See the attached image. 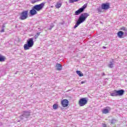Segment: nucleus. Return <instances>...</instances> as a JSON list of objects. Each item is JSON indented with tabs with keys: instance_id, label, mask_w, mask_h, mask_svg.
<instances>
[{
	"instance_id": "1a4fd4ad",
	"label": "nucleus",
	"mask_w": 127,
	"mask_h": 127,
	"mask_svg": "<svg viewBox=\"0 0 127 127\" xmlns=\"http://www.w3.org/2000/svg\"><path fill=\"white\" fill-rule=\"evenodd\" d=\"M101 8L102 9H105V10H106V9H109V8H110V3H103L101 5Z\"/></svg>"
},
{
	"instance_id": "f257e3e1",
	"label": "nucleus",
	"mask_w": 127,
	"mask_h": 127,
	"mask_svg": "<svg viewBox=\"0 0 127 127\" xmlns=\"http://www.w3.org/2000/svg\"><path fill=\"white\" fill-rule=\"evenodd\" d=\"M90 14L88 13H82L78 18V21L76 22L75 25L74 26V28H76V27H78L81 23H82V22H84L86 19H87V17L88 16H89Z\"/></svg>"
},
{
	"instance_id": "6ab92c4d",
	"label": "nucleus",
	"mask_w": 127,
	"mask_h": 127,
	"mask_svg": "<svg viewBox=\"0 0 127 127\" xmlns=\"http://www.w3.org/2000/svg\"><path fill=\"white\" fill-rule=\"evenodd\" d=\"M5 60V57L0 55V62H3Z\"/></svg>"
},
{
	"instance_id": "f8f14e48",
	"label": "nucleus",
	"mask_w": 127,
	"mask_h": 127,
	"mask_svg": "<svg viewBox=\"0 0 127 127\" xmlns=\"http://www.w3.org/2000/svg\"><path fill=\"white\" fill-rule=\"evenodd\" d=\"M117 96H123V95H124V94H125V90H124L123 89H121L120 90H117Z\"/></svg>"
},
{
	"instance_id": "c85d7f7f",
	"label": "nucleus",
	"mask_w": 127,
	"mask_h": 127,
	"mask_svg": "<svg viewBox=\"0 0 127 127\" xmlns=\"http://www.w3.org/2000/svg\"><path fill=\"white\" fill-rule=\"evenodd\" d=\"M81 84H85V82L84 81H81Z\"/></svg>"
},
{
	"instance_id": "aec40b11",
	"label": "nucleus",
	"mask_w": 127,
	"mask_h": 127,
	"mask_svg": "<svg viewBox=\"0 0 127 127\" xmlns=\"http://www.w3.org/2000/svg\"><path fill=\"white\" fill-rule=\"evenodd\" d=\"M62 5V3L57 2V4L56 5V7H57V8H60Z\"/></svg>"
},
{
	"instance_id": "ddd939ff",
	"label": "nucleus",
	"mask_w": 127,
	"mask_h": 127,
	"mask_svg": "<svg viewBox=\"0 0 127 127\" xmlns=\"http://www.w3.org/2000/svg\"><path fill=\"white\" fill-rule=\"evenodd\" d=\"M125 34V32H124L122 31H120L117 33V36L119 38H123V36H124V35Z\"/></svg>"
},
{
	"instance_id": "9d476101",
	"label": "nucleus",
	"mask_w": 127,
	"mask_h": 127,
	"mask_svg": "<svg viewBox=\"0 0 127 127\" xmlns=\"http://www.w3.org/2000/svg\"><path fill=\"white\" fill-rule=\"evenodd\" d=\"M68 104H69V101L67 99H64L62 101V105L64 108L68 107Z\"/></svg>"
},
{
	"instance_id": "c756f323",
	"label": "nucleus",
	"mask_w": 127,
	"mask_h": 127,
	"mask_svg": "<svg viewBox=\"0 0 127 127\" xmlns=\"http://www.w3.org/2000/svg\"><path fill=\"white\" fill-rule=\"evenodd\" d=\"M103 49H106L107 48V47H105V46H103Z\"/></svg>"
},
{
	"instance_id": "f3484780",
	"label": "nucleus",
	"mask_w": 127,
	"mask_h": 127,
	"mask_svg": "<svg viewBox=\"0 0 127 127\" xmlns=\"http://www.w3.org/2000/svg\"><path fill=\"white\" fill-rule=\"evenodd\" d=\"M115 62H110V64H108V67L109 68H113L114 67V64H115Z\"/></svg>"
},
{
	"instance_id": "0eeeda50",
	"label": "nucleus",
	"mask_w": 127,
	"mask_h": 127,
	"mask_svg": "<svg viewBox=\"0 0 127 127\" xmlns=\"http://www.w3.org/2000/svg\"><path fill=\"white\" fill-rule=\"evenodd\" d=\"M87 7V4H85L83 5L81 8H80L78 10H76L75 12V15H79L81 13V12H83L85 10V8Z\"/></svg>"
},
{
	"instance_id": "423d86ee",
	"label": "nucleus",
	"mask_w": 127,
	"mask_h": 127,
	"mask_svg": "<svg viewBox=\"0 0 127 127\" xmlns=\"http://www.w3.org/2000/svg\"><path fill=\"white\" fill-rule=\"evenodd\" d=\"M45 4L44 3H41L40 4H37L33 6L34 9H36L37 11H40L43 7H44Z\"/></svg>"
},
{
	"instance_id": "b1692460",
	"label": "nucleus",
	"mask_w": 127,
	"mask_h": 127,
	"mask_svg": "<svg viewBox=\"0 0 127 127\" xmlns=\"http://www.w3.org/2000/svg\"><path fill=\"white\" fill-rule=\"evenodd\" d=\"M38 37V35H37V34H36L33 38H34V39H36Z\"/></svg>"
},
{
	"instance_id": "f03ea898",
	"label": "nucleus",
	"mask_w": 127,
	"mask_h": 127,
	"mask_svg": "<svg viewBox=\"0 0 127 127\" xmlns=\"http://www.w3.org/2000/svg\"><path fill=\"white\" fill-rule=\"evenodd\" d=\"M34 38H29L27 41V44L24 45V50H29L31 47H32L34 44V42L33 41Z\"/></svg>"
},
{
	"instance_id": "cd10ccee",
	"label": "nucleus",
	"mask_w": 127,
	"mask_h": 127,
	"mask_svg": "<svg viewBox=\"0 0 127 127\" xmlns=\"http://www.w3.org/2000/svg\"><path fill=\"white\" fill-rule=\"evenodd\" d=\"M37 35H38V36L40 35V32H38L37 33Z\"/></svg>"
},
{
	"instance_id": "7c9ffc66",
	"label": "nucleus",
	"mask_w": 127,
	"mask_h": 127,
	"mask_svg": "<svg viewBox=\"0 0 127 127\" xmlns=\"http://www.w3.org/2000/svg\"><path fill=\"white\" fill-rule=\"evenodd\" d=\"M105 75H106V74H105V73L103 72V73H102V76H105Z\"/></svg>"
},
{
	"instance_id": "412c9836",
	"label": "nucleus",
	"mask_w": 127,
	"mask_h": 127,
	"mask_svg": "<svg viewBox=\"0 0 127 127\" xmlns=\"http://www.w3.org/2000/svg\"><path fill=\"white\" fill-rule=\"evenodd\" d=\"M111 124L112 125H115V124H116V123H117V120L113 119L111 120Z\"/></svg>"
},
{
	"instance_id": "2eb2a0df",
	"label": "nucleus",
	"mask_w": 127,
	"mask_h": 127,
	"mask_svg": "<svg viewBox=\"0 0 127 127\" xmlns=\"http://www.w3.org/2000/svg\"><path fill=\"white\" fill-rule=\"evenodd\" d=\"M110 95L112 96V97H118L117 90H115L112 91L110 93Z\"/></svg>"
},
{
	"instance_id": "393cba45",
	"label": "nucleus",
	"mask_w": 127,
	"mask_h": 127,
	"mask_svg": "<svg viewBox=\"0 0 127 127\" xmlns=\"http://www.w3.org/2000/svg\"><path fill=\"white\" fill-rule=\"evenodd\" d=\"M102 127H107V125H106L105 124H102Z\"/></svg>"
},
{
	"instance_id": "20e7f679",
	"label": "nucleus",
	"mask_w": 127,
	"mask_h": 127,
	"mask_svg": "<svg viewBox=\"0 0 127 127\" xmlns=\"http://www.w3.org/2000/svg\"><path fill=\"white\" fill-rule=\"evenodd\" d=\"M30 116V113L27 111H24L23 112V114L20 117L21 120L23 121H27V118Z\"/></svg>"
},
{
	"instance_id": "2f4dec72",
	"label": "nucleus",
	"mask_w": 127,
	"mask_h": 127,
	"mask_svg": "<svg viewBox=\"0 0 127 127\" xmlns=\"http://www.w3.org/2000/svg\"><path fill=\"white\" fill-rule=\"evenodd\" d=\"M2 27V28H4V27H5V26H4V25H3Z\"/></svg>"
},
{
	"instance_id": "a878e982",
	"label": "nucleus",
	"mask_w": 127,
	"mask_h": 127,
	"mask_svg": "<svg viewBox=\"0 0 127 127\" xmlns=\"http://www.w3.org/2000/svg\"><path fill=\"white\" fill-rule=\"evenodd\" d=\"M0 32H4V28H2V29L0 31Z\"/></svg>"
},
{
	"instance_id": "bb28decb",
	"label": "nucleus",
	"mask_w": 127,
	"mask_h": 127,
	"mask_svg": "<svg viewBox=\"0 0 127 127\" xmlns=\"http://www.w3.org/2000/svg\"><path fill=\"white\" fill-rule=\"evenodd\" d=\"M53 28V26H51L50 28H49V30H51Z\"/></svg>"
},
{
	"instance_id": "39448f33",
	"label": "nucleus",
	"mask_w": 127,
	"mask_h": 127,
	"mask_svg": "<svg viewBox=\"0 0 127 127\" xmlns=\"http://www.w3.org/2000/svg\"><path fill=\"white\" fill-rule=\"evenodd\" d=\"M87 103L88 100H87V98H82L79 100L78 105L80 107H84Z\"/></svg>"
},
{
	"instance_id": "9b49d317",
	"label": "nucleus",
	"mask_w": 127,
	"mask_h": 127,
	"mask_svg": "<svg viewBox=\"0 0 127 127\" xmlns=\"http://www.w3.org/2000/svg\"><path fill=\"white\" fill-rule=\"evenodd\" d=\"M29 13L31 15H35V14H37V11H36V9H34V7H33L32 8V9L30 10Z\"/></svg>"
},
{
	"instance_id": "6e6552de",
	"label": "nucleus",
	"mask_w": 127,
	"mask_h": 127,
	"mask_svg": "<svg viewBox=\"0 0 127 127\" xmlns=\"http://www.w3.org/2000/svg\"><path fill=\"white\" fill-rule=\"evenodd\" d=\"M112 109L110 107H106L102 110L103 114H109L111 112Z\"/></svg>"
},
{
	"instance_id": "a211bd4d",
	"label": "nucleus",
	"mask_w": 127,
	"mask_h": 127,
	"mask_svg": "<svg viewBox=\"0 0 127 127\" xmlns=\"http://www.w3.org/2000/svg\"><path fill=\"white\" fill-rule=\"evenodd\" d=\"M76 74H77L79 77H83V76H84V74L82 72H81V71L76 70Z\"/></svg>"
},
{
	"instance_id": "4468645a",
	"label": "nucleus",
	"mask_w": 127,
	"mask_h": 127,
	"mask_svg": "<svg viewBox=\"0 0 127 127\" xmlns=\"http://www.w3.org/2000/svg\"><path fill=\"white\" fill-rule=\"evenodd\" d=\"M56 67H57V70L58 71H61V70H62V65L60 64L57 63Z\"/></svg>"
},
{
	"instance_id": "4be33fe9",
	"label": "nucleus",
	"mask_w": 127,
	"mask_h": 127,
	"mask_svg": "<svg viewBox=\"0 0 127 127\" xmlns=\"http://www.w3.org/2000/svg\"><path fill=\"white\" fill-rule=\"evenodd\" d=\"M57 108H58V105L54 104L53 106V109L54 110H57Z\"/></svg>"
},
{
	"instance_id": "dca6fc26",
	"label": "nucleus",
	"mask_w": 127,
	"mask_h": 127,
	"mask_svg": "<svg viewBox=\"0 0 127 127\" xmlns=\"http://www.w3.org/2000/svg\"><path fill=\"white\" fill-rule=\"evenodd\" d=\"M121 30H123V31H124L123 32H124V34L127 36V28H126L125 27H123L121 28Z\"/></svg>"
},
{
	"instance_id": "7ed1b4c3",
	"label": "nucleus",
	"mask_w": 127,
	"mask_h": 127,
	"mask_svg": "<svg viewBox=\"0 0 127 127\" xmlns=\"http://www.w3.org/2000/svg\"><path fill=\"white\" fill-rule=\"evenodd\" d=\"M28 17V11L25 10L22 12L20 14L19 18L21 20H24Z\"/></svg>"
},
{
	"instance_id": "5701e85b",
	"label": "nucleus",
	"mask_w": 127,
	"mask_h": 127,
	"mask_svg": "<svg viewBox=\"0 0 127 127\" xmlns=\"http://www.w3.org/2000/svg\"><path fill=\"white\" fill-rule=\"evenodd\" d=\"M102 7H99L98 8H97V10L98 11V12H102Z\"/></svg>"
}]
</instances>
